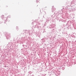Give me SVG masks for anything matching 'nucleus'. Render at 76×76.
<instances>
[{
	"label": "nucleus",
	"mask_w": 76,
	"mask_h": 76,
	"mask_svg": "<svg viewBox=\"0 0 76 76\" xmlns=\"http://www.w3.org/2000/svg\"><path fill=\"white\" fill-rule=\"evenodd\" d=\"M16 29L18 31V30H19V28H18V27L16 26Z\"/></svg>",
	"instance_id": "14"
},
{
	"label": "nucleus",
	"mask_w": 76,
	"mask_h": 76,
	"mask_svg": "<svg viewBox=\"0 0 76 76\" xmlns=\"http://www.w3.org/2000/svg\"><path fill=\"white\" fill-rule=\"evenodd\" d=\"M70 7H71L70 6H68L67 7L68 10H69V9H70Z\"/></svg>",
	"instance_id": "13"
},
{
	"label": "nucleus",
	"mask_w": 76,
	"mask_h": 76,
	"mask_svg": "<svg viewBox=\"0 0 76 76\" xmlns=\"http://www.w3.org/2000/svg\"><path fill=\"white\" fill-rule=\"evenodd\" d=\"M5 36L6 37L7 39H9L10 38V34H8V33H7L5 35Z\"/></svg>",
	"instance_id": "6"
},
{
	"label": "nucleus",
	"mask_w": 76,
	"mask_h": 76,
	"mask_svg": "<svg viewBox=\"0 0 76 76\" xmlns=\"http://www.w3.org/2000/svg\"><path fill=\"white\" fill-rule=\"evenodd\" d=\"M35 23V22H32V24L34 25V23Z\"/></svg>",
	"instance_id": "19"
},
{
	"label": "nucleus",
	"mask_w": 76,
	"mask_h": 76,
	"mask_svg": "<svg viewBox=\"0 0 76 76\" xmlns=\"http://www.w3.org/2000/svg\"><path fill=\"white\" fill-rule=\"evenodd\" d=\"M50 16H51V17H52L53 16V15H50Z\"/></svg>",
	"instance_id": "26"
},
{
	"label": "nucleus",
	"mask_w": 76,
	"mask_h": 76,
	"mask_svg": "<svg viewBox=\"0 0 76 76\" xmlns=\"http://www.w3.org/2000/svg\"><path fill=\"white\" fill-rule=\"evenodd\" d=\"M74 25H73V24H70V23L69 22H66L64 23L63 26H64V27H65V26L67 27V26H68L66 28H70L72 29L73 28L74 26Z\"/></svg>",
	"instance_id": "1"
},
{
	"label": "nucleus",
	"mask_w": 76,
	"mask_h": 76,
	"mask_svg": "<svg viewBox=\"0 0 76 76\" xmlns=\"http://www.w3.org/2000/svg\"><path fill=\"white\" fill-rule=\"evenodd\" d=\"M52 28H53V27H52Z\"/></svg>",
	"instance_id": "33"
},
{
	"label": "nucleus",
	"mask_w": 76,
	"mask_h": 76,
	"mask_svg": "<svg viewBox=\"0 0 76 76\" xmlns=\"http://www.w3.org/2000/svg\"><path fill=\"white\" fill-rule=\"evenodd\" d=\"M37 6H38V5H37Z\"/></svg>",
	"instance_id": "32"
},
{
	"label": "nucleus",
	"mask_w": 76,
	"mask_h": 76,
	"mask_svg": "<svg viewBox=\"0 0 76 76\" xmlns=\"http://www.w3.org/2000/svg\"><path fill=\"white\" fill-rule=\"evenodd\" d=\"M23 33H22V34H23V35L24 34V33H25V35L26 36H28V30H24L23 31Z\"/></svg>",
	"instance_id": "7"
},
{
	"label": "nucleus",
	"mask_w": 76,
	"mask_h": 76,
	"mask_svg": "<svg viewBox=\"0 0 76 76\" xmlns=\"http://www.w3.org/2000/svg\"><path fill=\"white\" fill-rule=\"evenodd\" d=\"M70 66V65H69V64H67V66Z\"/></svg>",
	"instance_id": "20"
},
{
	"label": "nucleus",
	"mask_w": 76,
	"mask_h": 76,
	"mask_svg": "<svg viewBox=\"0 0 76 76\" xmlns=\"http://www.w3.org/2000/svg\"><path fill=\"white\" fill-rule=\"evenodd\" d=\"M52 28H53V27H52Z\"/></svg>",
	"instance_id": "34"
},
{
	"label": "nucleus",
	"mask_w": 76,
	"mask_h": 76,
	"mask_svg": "<svg viewBox=\"0 0 76 76\" xmlns=\"http://www.w3.org/2000/svg\"><path fill=\"white\" fill-rule=\"evenodd\" d=\"M34 32H33L32 30H27V35H31V34L32 33H34Z\"/></svg>",
	"instance_id": "5"
},
{
	"label": "nucleus",
	"mask_w": 76,
	"mask_h": 76,
	"mask_svg": "<svg viewBox=\"0 0 76 76\" xmlns=\"http://www.w3.org/2000/svg\"><path fill=\"white\" fill-rule=\"evenodd\" d=\"M45 13H46V12H45Z\"/></svg>",
	"instance_id": "31"
},
{
	"label": "nucleus",
	"mask_w": 76,
	"mask_h": 76,
	"mask_svg": "<svg viewBox=\"0 0 76 76\" xmlns=\"http://www.w3.org/2000/svg\"><path fill=\"white\" fill-rule=\"evenodd\" d=\"M4 15H2L1 16V18L3 19L4 20V23L6 22V21H8V22H9L10 20H9V18H10V15H9L7 18H4Z\"/></svg>",
	"instance_id": "2"
},
{
	"label": "nucleus",
	"mask_w": 76,
	"mask_h": 76,
	"mask_svg": "<svg viewBox=\"0 0 76 76\" xmlns=\"http://www.w3.org/2000/svg\"><path fill=\"white\" fill-rule=\"evenodd\" d=\"M36 2L37 3H39V1H38V0H36Z\"/></svg>",
	"instance_id": "18"
},
{
	"label": "nucleus",
	"mask_w": 76,
	"mask_h": 76,
	"mask_svg": "<svg viewBox=\"0 0 76 76\" xmlns=\"http://www.w3.org/2000/svg\"><path fill=\"white\" fill-rule=\"evenodd\" d=\"M26 44H27V43H26Z\"/></svg>",
	"instance_id": "30"
},
{
	"label": "nucleus",
	"mask_w": 76,
	"mask_h": 76,
	"mask_svg": "<svg viewBox=\"0 0 76 76\" xmlns=\"http://www.w3.org/2000/svg\"><path fill=\"white\" fill-rule=\"evenodd\" d=\"M37 28H38L39 29H41V27L40 26H38Z\"/></svg>",
	"instance_id": "12"
},
{
	"label": "nucleus",
	"mask_w": 76,
	"mask_h": 76,
	"mask_svg": "<svg viewBox=\"0 0 76 76\" xmlns=\"http://www.w3.org/2000/svg\"><path fill=\"white\" fill-rule=\"evenodd\" d=\"M55 75L56 76H58V74L57 73L55 74Z\"/></svg>",
	"instance_id": "17"
},
{
	"label": "nucleus",
	"mask_w": 76,
	"mask_h": 76,
	"mask_svg": "<svg viewBox=\"0 0 76 76\" xmlns=\"http://www.w3.org/2000/svg\"><path fill=\"white\" fill-rule=\"evenodd\" d=\"M38 24H39V23H38L36 24V25L35 26V28H38Z\"/></svg>",
	"instance_id": "11"
},
{
	"label": "nucleus",
	"mask_w": 76,
	"mask_h": 76,
	"mask_svg": "<svg viewBox=\"0 0 76 76\" xmlns=\"http://www.w3.org/2000/svg\"><path fill=\"white\" fill-rule=\"evenodd\" d=\"M61 11L62 12H61V17H62V18L63 19L64 18L63 15L62 14V12H63V9H61Z\"/></svg>",
	"instance_id": "9"
},
{
	"label": "nucleus",
	"mask_w": 76,
	"mask_h": 76,
	"mask_svg": "<svg viewBox=\"0 0 76 76\" xmlns=\"http://www.w3.org/2000/svg\"><path fill=\"white\" fill-rule=\"evenodd\" d=\"M45 75H46V74H45V75H43V76H45Z\"/></svg>",
	"instance_id": "25"
},
{
	"label": "nucleus",
	"mask_w": 76,
	"mask_h": 76,
	"mask_svg": "<svg viewBox=\"0 0 76 76\" xmlns=\"http://www.w3.org/2000/svg\"><path fill=\"white\" fill-rule=\"evenodd\" d=\"M54 30V29H53V30L52 31H53Z\"/></svg>",
	"instance_id": "27"
},
{
	"label": "nucleus",
	"mask_w": 76,
	"mask_h": 76,
	"mask_svg": "<svg viewBox=\"0 0 76 76\" xmlns=\"http://www.w3.org/2000/svg\"><path fill=\"white\" fill-rule=\"evenodd\" d=\"M28 73H29V74H31V71H29L28 72Z\"/></svg>",
	"instance_id": "16"
},
{
	"label": "nucleus",
	"mask_w": 76,
	"mask_h": 76,
	"mask_svg": "<svg viewBox=\"0 0 76 76\" xmlns=\"http://www.w3.org/2000/svg\"><path fill=\"white\" fill-rule=\"evenodd\" d=\"M31 76H34V75H32Z\"/></svg>",
	"instance_id": "28"
},
{
	"label": "nucleus",
	"mask_w": 76,
	"mask_h": 76,
	"mask_svg": "<svg viewBox=\"0 0 76 76\" xmlns=\"http://www.w3.org/2000/svg\"><path fill=\"white\" fill-rule=\"evenodd\" d=\"M24 46H25V45H23V47H24Z\"/></svg>",
	"instance_id": "24"
},
{
	"label": "nucleus",
	"mask_w": 76,
	"mask_h": 76,
	"mask_svg": "<svg viewBox=\"0 0 76 76\" xmlns=\"http://www.w3.org/2000/svg\"><path fill=\"white\" fill-rule=\"evenodd\" d=\"M55 10H56V8L53 6L52 9V12H55Z\"/></svg>",
	"instance_id": "8"
},
{
	"label": "nucleus",
	"mask_w": 76,
	"mask_h": 76,
	"mask_svg": "<svg viewBox=\"0 0 76 76\" xmlns=\"http://www.w3.org/2000/svg\"><path fill=\"white\" fill-rule=\"evenodd\" d=\"M65 15H66V16L67 18H69V16H68V15H67H67H66V14Z\"/></svg>",
	"instance_id": "15"
},
{
	"label": "nucleus",
	"mask_w": 76,
	"mask_h": 76,
	"mask_svg": "<svg viewBox=\"0 0 76 76\" xmlns=\"http://www.w3.org/2000/svg\"><path fill=\"white\" fill-rule=\"evenodd\" d=\"M25 47H27V45H25Z\"/></svg>",
	"instance_id": "29"
},
{
	"label": "nucleus",
	"mask_w": 76,
	"mask_h": 76,
	"mask_svg": "<svg viewBox=\"0 0 76 76\" xmlns=\"http://www.w3.org/2000/svg\"><path fill=\"white\" fill-rule=\"evenodd\" d=\"M46 20H47L48 21H50L51 20V18H47Z\"/></svg>",
	"instance_id": "10"
},
{
	"label": "nucleus",
	"mask_w": 76,
	"mask_h": 76,
	"mask_svg": "<svg viewBox=\"0 0 76 76\" xmlns=\"http://www.w3.org/2000/svg\"><path fill=\"white\" fill-rule=\"evenodd\" d=\"M21 43H22V44H23V42H21Z\"/></svg>",
	"instance_id": "22"
},
{
	"label": "nucleus",
	"mask_w": 76,
	"mask_h": 76,
	"mask_svg": "<svg viewBox=\"0 0 76 76\" xmlns=\"http://www.w3.org/2000/svg\"><path fill=\"white\" fill-rule=\"evenodd\" d=\"M44 32H45V31H44L43 32V33H44Z\"/></svg>",
	"instance_id": "23"
},
{
	"label": "nucleus",
	"mask_w": 76,
	"mask_h": 76,
	"mask_svg": "<svg viewBox=\"0 0 76 76\" xmlns=\"http://www.w3.org/2000/svg\"><path fill=\"white\" fill-rule=\"evenodd\" d=\"M76 4V0H73V1L70 3V6L71 7H73Z\"/></svg>",
	"instance_id": "3"
},
{
	"label": "nucleus",
	"mask_w": 76,
	"mask_h": 76,
	"mask_svg": "<svg viewBox=\"0 0 76 76\" xmlns=\"http://www.w3.org/2000/svg\"><path fill=\"white\" fill-rule=\"evenodd\" d=\"M74 25H75V27H76V24H74Z\"/></svg>",
	"instance_id": "21"
},
{
	"label": "nucleus",
	"mask_w": 76,
	"mask_h": 76,
	"mask_svg": "<svg viewBox=\"0 0 76 76\" xmlns=\"http://www.w3.org/2000/svg\"><path fill=\"white\" fill-rule=\"evenodd\" d=\"M68 10L69 12H74L75 10H76V7L75 8H68Z\"/></svg>",
	"instance_id": "4"
}]
</instances>
